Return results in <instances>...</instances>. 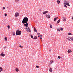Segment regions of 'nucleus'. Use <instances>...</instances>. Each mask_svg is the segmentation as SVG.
<instances>
[{"label":"nucleus","instance_id":"f257e3e1","mask_svg":"<svg viewBox=\"0 0 73 73\" xmlns=\"http://www.w3.org/2000/svg\"><path fill=\"white\" fill-rule=\"evenodd\" d=\"M28 21V18L27 17H24L22 21V24H25Z\"/></svg>","mask_w":73,"mask_h":73},{"label":"nucleus","instance_id":"f03ea898","mask_svg":"<svg viewBox=\"0 0 73 73\" xmlns=\"http://www.w3.org/2000/svg\"><path fill=\"white\" fill-rule=\"evenodd\" d=\"M16 35H20L21 32V31H20L18 30L16 31Z\"/></svg>","mask_w":73,"mask_h":73},{"label":"nucleus","instance_id":"7ed1b4c3","mask_svg":"<svg viewBox=\"0 0 73 73\" xmlns=\"http://www.w3.org/2000/svg\"><path fill=\"white\" fill-rule=\"evenodd\" d=\"M27 28L26 27L25 28V29H26V31L27 32H31V31H30V28H29V27H27Z\"/></svg>","mask_w":73,"mask_h":73},{"label":"nucleus","instance_id":"20e7f679","mask_svg":"<svg viewBox=\"0 0 73 73\" xmlns=\"http://www.w3.org/2000/svg\"><path fill=\"white\" fill-rule=\"evenodd\" d=\"M19 16V13L18 12H16L15 13V17H17Z\"/></svg>","mask_w":73,"mask_h":73},{"label":"nucleus","instance_id":"39448f33","mask_svg":"<svg viewBox=\"0 0 73 73\" xmlns=\"http://www.w3.org/2000/svg\"><path fill=\"white\" fill-rule=\"evenodd\" d=\"M24 26H25L26 28H28V24L27 22V23H25V24H24Z\"/></svg>","mask_w":73,"mask_h":73},{"label":"nucleus","instance_id":"423d86ee","mask_svg":"<svg viewBox=\"0 0 73 73\" xmlns=\"http://www.w3.org/2000/svg\"><path fill=\"white\" fill-rule=\"evenodd\" d=\"M64 5H68V6L70 7V5H69V4L68 2H65L64 3Z\"/></svg>","mask_w":73,"mask_h":73},{"label":"nucleus","instance_id":"0eeeda50","mask_svg":"<svg viewBox=\"0 0 73 73\" xmlns=\"http://www.w3.org/2000/svg\"><path fill=\"white\" fill-rule=\"evenodd\" d=\"M63 21H65L66 20V17H63V18L62 19Z\"/></svg>","mask_w":73,"mask_h":73},{"label":"nucleus","instance_id":"6e6552de","mask_svg":"<svg viewBox=\"0 0 73 73\" xmlns=\"http://www.w3.org/2000/svg\"><path fill=\"white\" fill-rule=\"evenodd\" d=\"M46 17L47 18H50V15H49V14H46Z\"/></svg>","mask_w":73,"mask_h":73},{"label":"nucleus","instance_id":"1a4fd4ad","mask_svg":"<svg viewBox=\"0 0 73 73\" xmlns=\"http://www.w3.org/2000/svg\"><path fill=\"white\" fill-rule=\"evenodd\" d=\"M48 11H44L43 12V14H46V13H48Z\"/></svg>","mask_w":73,"mask_h":73},{"label":"nucleus","instance_id":"9d476101","mask_svg":"<svg viewBox=\"0 0 73 73\" xmlns=\"http://www.w3.org/2000/svg\"><path fill=\"white\" fill-rule=\"evenodd\" d=\"M67 52L68 53H71V52H72V51L70 50H68Z\"/></svg>","mask_w":73,"mask_h":73},{"label":"nucleus","instance_id":"9b49d317","mask_svg":"<svg viewBox=\"0 0 73 73\" xmlns=\"http://www.w3.org/2000/svg\"><path fill=\"white\" fill-rule=\"evenodd\" d=\"M0 56H2V57H4V56H5V54H0Z\"/></svg>","mask_w":73,"mask_h":73},{"label":"nucleus","instance_id":"f8f14e48","mask_svg":"<svg viewBox=\"0 0 73 73\" xmlns=\"http://www.w3.org/2000/svg\"><path fill=\"white\" fill-rule=\"evenodd\" d=\"M49 70L50 72H52L53 71V69H52V68H50Z\"/></svg>","mask_w":73,"mask_h":73},{"label":"nucleus","instance_id":"ddd939ff","mask_svg":"<svg viewBox=\"0 0 73 73\" xmlns=\"http://www.w3.org/2000/svg\"><path fill=\"white\" fill-rule=\"evenodd\" d=\"M34 32H37V30L35 28H34Z\"/></svg>","mask_w":73,"mask_h":73},{"label":"nucleus","instance_id":"4468645a","mask_svg":"<svg viewBox=\"0 0 73 73\" xmlns=\"http://www.w3.org/2000/svg\"><path fill=\"white\" fill-rule=\"evenodd\" d=\"M33 39L34 40H35V39H37V37L36 36H35V37H34Z\"/></svg>","mask_w":73,"mask_h":73},{"label":"nucleus","instance_id":"2eb2a0df","mask_svg":"<svg viewBox=\"0 0 73 73\" xmlns=\"http://www.w3.org/2000/svg\"><path fill=\"white\" fill-rule=\"evenodd\" d=\"M3 71V68L1 67H0V72Z\"/></svg>","mask_w":73,"mask_h":73},{"label":"nucleus","instance_id":"dca6fc26","mask_svg":"<svg viewBox=\"0 0 73 73\" xmlns=\"http://www.w3.org/2000/svg\"><path fill=\"white\" fill-rule=\"evenodd\" d=\"M60 20H61V19H59L57 21V24H58V23H59L60 22Z\"/></svg>","mask_w":73,"mask_h":73},{"label":"nucleus","instance_id":"f3484780","mask_svg":"<svg viewBox=\"0 0 73 73\" xmlns=\"http://www.w3.org/2000/svg\"><path fill=\"white\" fill-rule=\"evenodd\" d=\"M60 0H57V3L58 4H60Z\"/></svg>","mask_w":73,"mask_h":73},{"label":"nucleus","instance_id":"a211bd4d","mask_svg":"<svg viewBox=\"0 0 73 73\" xmlns=\"http://www.w3.org/2000/svg\"><path fill=\"white\" fill-rule=\"evenodd\" d=\"M69 38H70V39H71V40H72V41H73V37H69Z\"/></svg>","mask_w":73,"mask_h":73},{"label":"nucleus","instance_id":"6ab92c4d","mask_svg":"<svg viewBox=\"0 0 73 73\" xmlns=\"http://www.w3.org/2000/svg\"><path fill=\"white\" fill-rule=\"evenodd\" d=\"M15 71L16 72H19V68H17L15 69Z\"/></svg>","mask_w":73,"mask_h":73},{"label":"nucleus","instance_id":"aec40b11","mask_svg":"<svg viewBox=\"0 0 73 73\" xmlns=\"http://www.w3.org/2000/svg\"><path fill=\"white\" fill-rule=\"evenodd\" d=\"M37 34L39 37V36H40V35H40V33H37Z\"/></svg>","mask_w":73,"mask_h":73},{"label":"nucleus","instance_id":"412c9836","mask_svg":"<svg viewBox=\"0 0 73 73\" xmlns=\"http://www.w3.org/2000/svg\"><path fill=\"white\" fill-rule=\"evenodd\" d=\"M57 19H58V17L55 18L54 19V21H56V20H57Z\"/></svg>","mask_w":73,"mask_h":73},{"label":"nucleus","instance_id":"4be33fe9","mask_svg":"<svg viewBox=\"0 0 73 73\" xmlns=\"http://www.w3.org/2000/svg\"><path fill=\"white\" fill-rule=\"evenodd\" d=\"M57 31H59V32L61 31L60 30V28H58L57 29Z\"/></svg>","mask_w":73,"mask_h":73},{"label":"nucleus","instance_id":"5701e85b","mask_svg":"<svg viewBox=\"0 0 73 73\" xmlns=\"http://www.w3.org/2000/svg\"><path fill=\"white\" fill-rule=\"evenodd\" d=\"M7 27L8 29H10V28H11V27H10V26L9 25H8Z\"/></svg>","mask_w":73,"mask_h":73},{"label":"nucleus","instance_id":"b1692460","mask_svg":"<svg viewBox=\"0 0 73 73\" xmlns=\"http://www.w3.org/2000/svg\"><path fill=\"white\" fill-rule=\"evenodd\" d=\"M68 35H72V33H68Z\"/></svg>","mask_w":73,"mask_h":73},{"label":"nucleus","instance_id":"393cba45","mask_svg":"<svg viewBox=\"0 0 73 73\" xmlns=\"http://www.w3.org/2000/svg\"><path fill=\"white\" fill-rule=\"evenodd\" d=\"M5 41H7V38L5 37Z\"/></svg>","mask_w":73,"mask_h":73},{"label":"nucleus","instance_id":"a878e982","mask_svg":"<svg viewBox=\"0 0 73 73\" xmlns=\"http://www.w3.org/2000/svg\"><path fill=\"white\" fill-rule=\"evenodd\" d=\"M36 67L37 68H38H38H40V67L38 66H36Z\"/></svg>","mask_w":73,"mask_h":73},{"label":"nucleus","instance_id":"bb28decb","mask_svg":"<svg viewBox=\"0 0 73 73\" xmlns=\"http://www.w3.org/2000/svg\"><path fill=\"white\" fill-rule=\"evenodd\" d=\"M50 28H52V25H50Z\"/></svg>","mask_w":73,"mask_h":73},{"label":"nucleus","instance_id":"cd10ccee","mask_svg":"<svg viewBox=\"0 0 73 73\" xmlns=\"http://www.w3.org/2000/svg\"><path fill=\"white\" fill-rule=\"evenodd\" d=\"M63 28L62 27L60 29V30H61V31H63Z\"/></svg>","mask_w":73,"mask_h":73},{"label":"nucleus","instance_id":"c85d7f7f","mask_svg":"<svg viewBox=\"0 0 73 73\" xmlns=\"http://www.w3.org/2000/svg\"><path fill=\"white\" fill-rule=\"evenodd\" d=\"M49 52H52V50L50 49H49Z\"/></svg>","mask_w":73,"mask_h":73},{"label":"nucleus","instance_id":"c756f323","mask_svg":"<svg viewBox=\"0 0 73 73\" xmlns=\"http://www.w3.org/2000/svg\"><path fill=\"white\" fill-rule=\"evenodd\" d=\"M40 38H42V35H41L40 36Z\"/></svg>","mask_w":73,"mask_h":73},{"label":"nucleus","instance_id":"7c9ffc66","mask_svg":"<svg viewBox=\"0 0 73 73\" xmlns=\"http://www.w3.org/2000/svg\"><path fill=\"white\" fill-rule=\"evenodd\" d=\"M19 47H20V48H23V46H21V45H19Z\"/></svg>","mask_w":73,"mask_h":73},{"label":"nucleus","instance_id":"2f4dec72","mask_svg":"<svg viewBox=\"0 0 73 73\" xmlns=\"http://www.w3.org/2000/svg\"><path fill=\"white\" fill-rule=\"evenodd\" d=\"M50 62H51V64H53V61H51Z\"/></svg>","mask_w":73,"mask_h":73},{"label":"nucleus","instance_id":"473e14b6","mask_svg":"<svg viewBox=\"0 0 73 73\" xmlns=\"http://www.w3.org/2000/svg\"><path fill=\"white\" fill-rule=\"evenodd\" d=\"M58 58L59 59H60L61 57H60V56H58Z\"/></svg>","mask_w":73,"mask_h":73},{"label":"nucleus","instance_id":"72a5a7b5","mask_svg":"<svg viewBox=\"0 0 73 73\" xmlns=\"http://www.w3.org/2000/svg\"><path fill=\"white\" fill-rule=\"evenodd\" d=\"M19 1V0H15L16 2H17V1Z\"/></svg>","mask_w":73,"mask_h":73},{"label":"nucleus","instance_id":"f704fd0d","mask_svg":"<svg viewBox=\"0 0 73 73\" xmlns=\"http://www.w3.org/2000/svg\"><path fill=\"white\" fill-rule=\"evenodd\" d=\"M31 38H33V36H32V35H31Z\"/></svg>","mask_w":73,"mask_h":73},{"label":"nucleus","instance_id":"c9c22d12","mask_svg":"<svg viewBox=\"0 0 73 73\" xmlns=\"http://www.w3.org/2000/svg\"><path fill=\"white\" fill-rule=\"evenodd\" d=\"M64 7H65V8H67V7L66 5H65Z\"/></svg>","mask_w":73,"mask_h":73},{"label":"nucleus","instance_id":"e433bc0d","mask_svg":"<svg viewBox=\"0 0 73 73\" xmlns=\"http://www.w3.org/2000/svg\"><path fill=\"white\" fill-rule=\"evenodd\" d=\"M68 40L69 41H71V40H70V38H68Z\"/></svg>","mask_w":73,"mask_h":73},{"label":"nucleus","instance_id":"4c0bfd02","mask_svg":"<svg viewBox=\"0 0 73 73\" xmlns=\"http://www.w3.org/2000/svg\"><path fill=\"white\" fill-rule=\"evenodd\" d=\"M7 15V14L5 13V16H6Z\"/></svg>","mask_w":73,"mask_h":73},{"label":"nucleus","instance_id":"58836bf2","mask_svg":"<svg viewBox=\"0 0 73 73\" xmlns=\"http://www.w3.org/2000/svg\"><path fill=\"white\" fill-rule=\"evenodd\" d=\"M13 35H15V32H13Z\"/></svg>","mask_w":73,"mask_h":73},{"label":"nucleus","instance_id":"ea45409f","mask_svg":"<svg viewBox=\"0 0 73 73\" xmlns=\"http://www.w3.org/2000/svg\"><path fill=\"white\" fill-rule=\"evenodd\" d=\"M5 9V7H3V9Z\"/></svg>","mask_w":73,"mask_h":73},{"label":"nucleus","instance_id":"a19ab883","mask_svg":"<svg viewBox=\"0 0 73 73\" xmlns=\"http://www.w3.org/2000/svg\"><path fill=\"white\" fill-rule=\"evenodd\" d=\"M41 41H42V38H41Z\"/></svg>","mask_w":73,"mask_h":73},{"label":"nucleus","instance_id":"79ce46f5","mask_svg":"<svg viewBox=\"0 0 73 73\" xmlns=\"http://www.w3.org/2000/svg\"><path fill=\"white\" fill-rule=\"evenodd\" d=\"M72 19L73 20V17H72Z\"/></svg>","mask_w":73,"mask_h":73},{"label":"nucleus","instance_id":"37998d69","mask_svg":"<svg viewBox=\"0 0 73 73\" xmlns=\"http://www.w3.org/2000/svg\"><path fill=\"white\" fill-rule=\"evenodd\" d=\"M68 39H68V38H67V40H68Z\"/></svg>","mask_w":73,"mask_h":73}]
</instances>
